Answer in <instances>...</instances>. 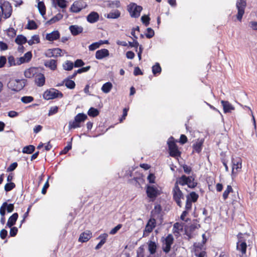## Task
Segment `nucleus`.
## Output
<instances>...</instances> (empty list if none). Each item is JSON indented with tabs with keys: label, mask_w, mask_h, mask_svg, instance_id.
<instances>
[{
	"label": "nucleus",
	"mask_w": 257,
	"mask_h": 257,
	"mask_svg": "<svg viewBox=\"0 0 257 257\" xmlns=\"http://www.w3.org/2000/svg\"><path fill=\"white\" fill-rule=\"evenodd\" d=\"M195 179L192 176H186L185 175H182L177 179L175 184L179 186H185L187 185L190 188L193 189L197 185V183L194 181Z\"/></svg>",
	"instance_id": "nucleus-1"
},
{
	"label": "nucleus",
	"mask_w": 257,
	"mask_h": 257,
	"mask_svg": "<svg viewBox=\"0 0 257 257\" xmlns=\"http://www.w3.org/2000/svg\"><path fill=\"white\" fill-rule=\"evenodd\" d=\"M146 193L150 202L155 201L157 197L161 195V191L154 185H147L146 186Z\"/></svg>",
	"instance_id": "nucleus-2"
},
{
	"label": "nucleus",
	"mask_w": 257,
	"mask_h": 257,
	"mask_svg": "<svg viewBox=\"0 0 257 257\" xmlns=\"http://www.w3.org/2000/svg\"><path fill=\"white\" fill-rule=\"evenodd\" d=\"M87 118V116L83 113L77 114L73 120L69 122L68 128L69 130L80 127L81 123L84 122Z\"/></svg>",
	"instance_id": "nucleus-3"
},
{
	"label": "nucleus",
	"mask_w": 257,
	"mask_h": 257,
	"mask_svg": "<svg viewBox=\"0 0 257 257\" xmlns=\"http://www.w3.org/2000/svg\"><path fill=\"white\" fill-rule=\"evenodd\" d=\"M169 155L170 156L177 158L181 156V152L179 150L173 137H171L167 142Z\"/></svg>",
	"instance_id": "nucleus-4"
},
{
	"label": "nucleus",
	"mask_w": 257,
	"mask_h": 257,
	"mask_svg": "<svg viewBox=\"0 0 257 257\" xmlns=\"http://www.w3.org/2000/svg\"><path fill=\"white\" fill-rule=\"evenodd\" d=\"M142 10V6H138L134 3H131L127 6V10L132 18H139Z\"/></svg>",
	"instance_id": "nucleus-5"
},
{
	"label": "nucleus",
	"mask_w": 257,
	"mask_h": 257,
	"mask_svg": "<svg viewBox=\"0 0 257 257\" xmlns=\"http://www.w3.org/2000/svg\"><path fill=\"white\" fill-rule=\"evenodd\" d=\"M43 97L45 99L49 100L56 98H62L63 97V94L57 89L51 88L44 92Z\"/></svg>",
	"instance_id": "nucleus-6"
},
{
	"label": "nucleus",
	"mask_w": 257,
	"mask_h": 257,
	"mask_svg": "<svg viewBox=\"0 0 257 257\" xmlns=\"http://www.w3.org/2000/svg\"><path fill=\"white\" fill-rule=\"evenodd\" d=\"M0 8L2 10V16L4 15L5 19H7L11 16L12 8L9 2L0 0Z\"/></svg>",
	"instance_id": "nucleus-7"
},
{
	"label": "nucleus",
	"mask_w": 257,
	"mask_h": 257,
	"mask_svg": "<svg viewBox=\"0 0 257 257\" xmlns=\"http://www.w3.org/2000/svg\"><path fill=\"white\" fill-rule=\"evenodd\" d=\"M236 7L237 9L236 18L237 20L241 22L246 7V0H237L236 3Z\"/></svg>",
	"instance_id": "nucleus-8"
},
{
	"label": "nucleus",
	"mask_w": 257,
	"mask_h": 257,
	"mask_svg": "<svg viewBox=\"0 0 257 257\" xmlns=\"http://www.w3.org/2000/svg\"><path fill=\"white\" fill-rule=\"evenodd\" d=\"M172 192L173 199L179 207H181L182 202L181 200L184 199V195L178 185L175 184Z\"/></svg>",
	"instance_id": "nucleus-9"
},
{
	"label": "nucleus",
	"mask_w": 257,
	"mask_h": 257,
	"mask_svg": "<svg viewBox=\"0 0 257 257\" xmlns=\"http://www.w3.org/2000/svg\"><path fill=\"white\" fill-rule=\"evenodd\" d=\"M156 226V220L155 218H150L143 231V237H145L148 236L149 234L152 232L153 229Z\"/></svg>",
	"instance_id": "nucleus-10"
},
{
	"label": "nucleus",
	"mask_w": 257,
	"mask_h": 257,
	"mask_svg": "<svg viewBox=\"0 0 257 257\" xmlns=\"http://www.w3.org/2000/svg\"><path fill=\"white\" fill-rule=\"evenodd\" d=\"M241 235V233H239L237 235L238 241L236 243V248L243 254L246 252L247 245L245 240L243 239Z\"/></svg>",
	"instance_id": "nucleus-11"
},
{
	"label": "nucleus",
	"mask_w": 257,
	"mask_h": 257,
	"mask_svg": "<svg viewBox=\"0 0 257 257\" xmlns=\"http://www.w3.org/2000/svg\"><path fill=\"white\" fill-rule=\"evenodd\" d=\"M232 173L237 174L240 171L242 168V159L240 157L232 158Z\"/></svg>",
	"instance_id": "nucleus-12"
},
{
	"label": "nucleus",
	"mask_w": 257,
	"mask_h": 257,
	"mask_svg": "<svg viewBox=\"0 0 257 257\" xmlns=\"http://www.w3.org/2000/svg\"><path fill=\"white\" fill-rule=\"evenodd\" d=\"M174 242V237L171 234H168L164 239V244L165 246L162 247L163 250L166 253L170 252L171 245Z\"/></svg>",
	"instance_id": "nucleus-13"
},
{
	"label": "nucleus",
	"mask_w": 257,
	"mask_h": 257,
	"mask_svg": "<svg viewBox=\"0 0 257 257\" xmlns=\"http://www.w3.org/2000/svg\"><path fill=\"white\" fill-rule=\"evenodd\" d=\"M87 5L86 4H83L80 2H75L70 8L71 11L78 13L81 11L83 9H85L87 7Z\"/></svg>",
	"instance_id": "nucleus-14"
},
{
	"label": "nucleus",
	"mask_w": 257,
	"mask_h": 257,
	"mask_svg": "<svg viewBox=\"0 0 257 257\" xmlns=\"http://www.w3.org/2000/svg\"><path fill=\"white\" fill-rule=\"evenodd\" d=\"M14 209V204H8L5 202L3 203V205L0 208V214L1 216H5L6 214V211L8 212H12Z\"/></svg>",
	"instance_id": "nucleus-15"
},
{
	"label": "nucleus",
	"mask_w": 257,
	"mask_h": 257,
	"mask_svg": "<svg viewBox=\"0 0 257 257\" xmlns=\"http://www.w3.org/2000/svg\"><path fill=\"white\" fill-rule=\"evenodd\" d=\"M204 142V139H197L196 142L194 143L192 145L193 151L192 153H200L202 150Z\"/></svg>",
	"instance_id": "nucleus-16"
},
{
	"label": "nucleus",
	"mask_w": 257,
	"mask_h": 257,
	"mask_svg": "<svg viewBox=\"0 0 257 257\" xmlns=\"http://www.w3.org/2000/svg\"><path fill=\"white\" fill-rule=\"evenodd\" d=\"M221 104L223 107L224 113H231L235 109L234 107L228 101L221 100Z\"/></svg>",
	"instance_id": "nucleus-17"
},
{
	"label": "nucleus",
	"mask_w": 257,
	"mask_h": 257,
	"mask_svg": "<svg viewBox=\"0 0 257 257\" xmlns=\"http://www.w3.org/2000/svg\"><path fill=\"white\" fill-rule=\"evenodd\" d=\"M32 58V53L31 51L27 52L23 57H21L17 60V64L21 65L23 63L29 62Z\"/></svg>",
	"instance_id": "nucleus-18"
},
{
	"label": "nucleus",
	"mask_w": 257,
	"mask_h": 257,
	"mask_svg": "<svg viewBox=\"0 0 257 257\" xmlns=\"http://www.w3.org/2000/svg\"><path fill=\"white\" fill-rule=\"evenodd\" d=\"M35 82L37 86L42 87L45 83V77L44 75L40 72H38L35 77Z\"/></svg>",
	"instance_id": "nucleus-19"
},
{
	"label": "nucleus",
	"mask_w": 257,
	"mask_h": 257,
	"mask_svg": "<svg viewBox=\"0 0 257 257\" xmlns=\"http://www.w3.org/2000/svg\"><path fill=\"white\" fill-rule=\"evenodd\" d=\"M38 72L37 68L30 67L25 71L24 75L26 78H31L35 77Z\"/></svg>",
	"instance_id": "nucleus-20"
},
{
	"label": "nucleus",
	"mask_w": 257,
	"mask_h": 257,
	"mask_svg": "<svg viewBox=\"0 0 257 257\" xmlns=\"http://www.w3.org/2000/svg\"><path fill=\"white\" fill-rule=\"evenodd\" d=\"M109 55V51L107 49H102L97 50L95 53V58L97 60H101Z\"/></svg>",
	"instance_id": "nucleus-21"
},
{
	"label": "nucleus",
	"mask_w": 257,
	"mask_h": 257,
	"mask_svg": "<svg viewBox=\"0 0 257 257\" xmlns=\"http://www.w3.org/2000/svg\"><path fill=\"white\" fill-rule=\"evenodd\" d=\"M195 255L202 251H205L206 248L203 242H195L193 244Z\"/></svg>",
	"instance_id": "nucleus-22"
},
{
	"label": "nucleus",
	"mask_w": 257,
	"mask_h": 257,
	"mask_svg": "<svg viewBox=\"0 0 257 257\" xmlns=\"http://www.w3.org/2000/svg\"><path fill=\"white\" fill-rule=\"evenodd\" d=\"M99 15L97 12H92L87 16V21L90 23H94L99 20Z\"/></svg>",
	"instance_id": "nucleus-23"
},
{
	"label": "nucleus",
	"mask_w": 257,
	"mask_h": 257,
	"mask_svg": "<svg viewBox=\"0 0 257 257\" xmlns=\"http://www.w3.org/2000/svg\"><path fill=\"white\" fill-rule=\"evenodd\" d=\"M44 65L51 70L55 71L57 68V61L54 59L46 61L44 62Z\"/></svg>",
	"instance_id": "nucleus-24"
},
{
	"label": "nucleus",
	"mask_w": 257,
	"mask_h": 257,
	"mask_svg": "<svg viewBox=\"0 0 257 257\" xmlns=\"http://www.w3.org/2000/svg\"><path fill=\"white\" fill-rule=\"evenodd\" d=\"M60 36L58 31H54L52 32L47 34L46 38L49 41H53L59 39Z\"/></svg>",
	"instance_id": "nucleus-25"
},
{
	"label": "nucleus",
	"mask_w": 257,
	"mask_h": 257,
	"mask_svg": "<svg viewBox=\"0 0 257 257\" xmlns=\"http://www.w3.org/2000/svg\"><path fill=\"white\" fill-rule=\"evenodd\" d=\"M92 233L90 231L84 232L81 233L79 238V241L81 242H85L88 241L92 236Z\"/></svg>",
	"instance_id": "nucleus-26"
},
{
	"label": "nucleus",
	"mask_w": 257,
	"mask_h": 257,
	"mask_svg": "<svg viewBox=\"0 0 257 257\" xmlns=\"http://www.w3.org/2000/svg\"><path fill=\"white\" fill-rule=\"evenodd\" d=\"M69 30L73 36H76L83 31V28L77 25H71L69 27Z\"/></svg>",
	"instance_id": "nucleus-27"
},
{
	"label": "nucleus",
	"mask_w": 257,
	"mask_h": 257,
	"mask_svg": "<svg viewBox=\"0 0 257 257\" xmlns=\"http://www.w3.org/2000/svg\"><path fill=\"white\" fill-rule=\"evenodd\" d=\"M148 250L151 254H154L156 252L157 245L155 241L149 240L148 242Z\"/></svg>",
	"instance_id": "nucleus-28"
},
{
	"label": "nucleus",
	"mask_w": 257,
	"mask_h": 257,
	"mask_svg": "<svg viewBox=\"0 0 257 257\" xmlns=\"http://www.w3.org/2000/svg\"><path fill=\"white\" fill-rule=\"evenodd\" d=\"M63 15L61 13L57 14L56 16L52 18L51 19H50L49 21H48L46 22V24L48 25H52L53 24H54L58 21H60L63 18Z\"/></svg>",
	"instance_id": "nucleus-29"
},
{
	"label": "nucleus",
	"mask_w": 257,
	"mask_h": 257,
	"mask_svg": "<svg viewBox=\"0 0 257 257\" xmlns=\"http://www.w3.org/2000/svg\"><path fill=\"white\" fill-rule=\"evenodd\" d=\"M112 87V83L110 82H108L103 84L101 90L104 93H107L110 91Z\"/></svg>",
	"instance_id": "nucleus-30"
},
{
	"label": "nucleus",
	"mask_w": 257,
	"mask_h": 257,
	"mask_svg": "<svg viewBox=\"0 0 257 257\" xmlns=\"http://www.w3.org/2000/svg\"><path fill=\"white\" fill-rule=\"evenodd\" d=\"M63 82H65V85L66 87L70 89H74L76 86L75 82L68 78L64 79Z\"/></svg>",
	"instance_id": "nucleus-31"
},
{
	"label": "nucleus",
	"mask_w": 257,
	"mask_h": 257,
	"mask_svg": "<svg viewBox=\"0 0 257 257\" xmlns=\"http://www.w3.org/2000/svg\"><path fill=\"white\" fill-rule=\"evenodd\" d=\"M38 9L40 14L44 16L46 14V8L43 2H39L38 4Z\"/></svg>",
	"instance_id": "nucleus-32"
},
{
	"label": "nucleus",
	"mask_w": 257,
	"mask_h": 257,
	"mask_svg": "<svg viewBox=\"0 0 257 257\" xmlns=\"http://www.w3.org/2000/svg\"><path fill=\"white\" fill-rule=\"evenodd\" d=\"M199 198V195L195 192H191L186 196V199H189V201L192 202H196Z\"/></svg>",
	"instance_id": "nucleus-33"
},
{
	"label": "nucleus",
	"mask_w": 257,
	"mask_h": 257,
	"mask_svg": "<svg viewBox=\"0 0 257 257\" xmlns=\"http://www.w3.org/2000/svg\"><path fill=\"white\" fill-rule=\"evenodd\" d=\"M9 89L16 91V79L13 78L10 80L7 84Z\"/></svg>",
	"instance_id": "nucleus-34"
},
{
	"label": "nucleus",
	"mask_w": 257,
	"mask_h": 257,
	"mask_svg": "<svg viewBox=\"0 0 257 257\" xmlns=\"http://www.w3.org/2000/svg\"><path fill=\"white\" fill-rule=\"evenodd\" d=\"M183 225L179 222H176L173 225V232L174 233H179L180 231L183 230Z\"/></svg>",
	"instance_id": "nucleus-35"
},
{
	"label": "nucleus",
	"mask_w": 257,
	"mask_h": 257,
	"mask_svg": "<svg viewBox=\"0 0 257 257\" xmlns=\"http://www.w3.org/2000/svg\"><path fill=\"white\" fill-rule=\"evenodd\" d=\"M16 222V213H14L8 219L7 226L12 227Z\"/></svg>",
	"instance_id": "nucleus-36"
},
{
	"label": "nucleus",
	"mask_w": 257,
	"mask_h": 257,
	"mask_svg": "<svg viewBox=\"0 0 257 257\" xmlns=\"http://www.w3.org/2000/svg\"><path fill=\"white\" fill-rule=\"evenodd\" d=\"M40 42V37L38 35H35L33 36L31 38V39L28 41V43L29 45L32 46L33 44L36 43H39Z\"/></svg>",
	"instance_id": "nucleus-37"
},
{
	"label": "nucleus",
	"mask_w": 257,
	"mask_h": 257,
	"mask_svg": "<svg viewBox=\"0 0 257 257\" xmlns=\"http://www.w3.org/2000/svg\"><path fill=\"white\" fill-rule=\"evenodd\" d=\"M35 147L33 145H29L24 147L23 153L25 154H31L35 151Z\"/></svg>",
	"instance_id": "nucleus-38"
},
{
	"label": "nucleus",
	"mask_w": 257,
	"mask_h": 257,
	"mask_svg": "<svg viewBox=\"0 0 257 257\" xmlns=\"http://www.w3.org/2000/svg\"><path fill=\"white\" fill-rule=\"evenodd\" d=\"M99 111L97 109L94 107H90L87 112L89 116L96 117L99 114Z\"/></svg>",
	"instance_id": "nucleus-39"
},
{
	"label": "nucleus",
	"mask_w": 257,
	"mask_h": 257,
	"mask_svg": "<svg viewBox=\"0 0 257 257\" xmlns=\"http://www.w3.org/2000/svg\"><path fill=\"white\" fill-rule=\"evenodd\" d=\"M120 15V12L118 10H115L108 14L107 18L109 19H116L119 17Z\"/></svg>",
	"instance_id": "nucleus-40"
},
{
	"label": "nucleus",
	"mask_w": 257,
	"mask_h": 257,
	"mask_svg": "<svg viewBox=\"0 0 257 257\" xmlns=\"http://www.w3.org/2000/svg\"><path fill=\"white\" fill-rule=\"evenodd\" d=\"M162 69L159 63H156L152 67V72L154 75L160 74L161 72Z\"/></svg>",
	"instance_id": "nucleus-41"
},
{
	"label": "nucleus",
	"mask_w": 257,
	"mask_h": 257,
	"mask_svg": "<svg viewBox=\"0 0 257 257\" xmlns=\"http://www.w3.org/2000/svg\"><path fill=\"white\" fill-rule=\"evenodd\" d=\"M233 192V189L232 188V187L230 185H228L227 186L226 189L224 191L223 195H222L223 199L226 200L228 198L229 194L230 192Z\"/></svg>",
	"instance_id": "nucleus-42"
},
{
	"label": "nucleus",
	"mask_w": 257,
	"mask_h": 257,
	"mask_svg": "<svg viewBox=\"0 0 257 257\" xmlns=\"http://www.w3.org/2000/svg\"><path fill=\"white\" fill-rule=\"evenodd\" d=\"M74 66V63L69 60L66 61L65 63L63 65V68L65 70L67 71L71 70Z\"/></svg>",
	"instance_id": "nucleus-43"
},
{
	"label": "nucleus",
	"mask_w": 257,
	"mask_h": 257,
	"mask_svg": "<svg viewBox=\"0 0 257 257\" xmlns=\"http://www.w3.org/2000/svg\"><path fill=\"white\" fill-rule=\"evenodd\" d=\"M27 28L29 30H36L38 28V26L34 21L31 20L28 22Z\"/></svg>",
	"instance_id": "nucleus-44"
},
{
	"label": "nucleus",
	"mask_w": 257,
	"mask_h": 257,
	"mask_svg": "<svg viewBox=\"0 0 257 257\" xmlns=\"http://www.w3.org/2000/svg\"><path fill=\"white\" fill-rule=\"evenodd\" d=\"M28 42L27 38L22 35H19L17 36V44H24Z\"/></svg>",
	"instance_id": "nucleus-45"
},
{
	"label": "nucleus",
	"mask_w": 257,
	"mask_h": 257,
	"mask_svg": "<svg viewBox=\"0 0 257 257\" xmlns=\"http://www.w3.org/2000/svg\"><path fill=\"white\" fill-rule=\"evenodd\" d=\"M63 50L59 48H53L54 57H61L63 56Z\"/></svg>",
	"instance_id": "nucleus-46"
},
{
	"label": "nucleus",
	"mask_w": 257,
	"mask_h": 257,
	"mask_svg": "<svg viewBox=\"0 0 257 257\" xmlns=\"http://www.w3.org/2000/svg\"><path fill=\"white\" fill-rule=\"evenodd\" d=\"M108 234L107 233L100 234L98 237V238L100 239V241L98 243L102 246L105 243Z\"/></svg>",
	"instance_id": "nucleus-47"
},
{
	"label": "nucleus",
	"mask_w": 257,
	"mask_h": 257,
	"mask_svg": "<svg viewBox=\"0 0 257 257\" xmlns=\"http://www.w3.org/2000/svg\"><path fill=\"white\" fill-rule=\"evenodd\" d=\"M7 35L11 38H14L16 36V30L13 28H10L7 30Z\"/></svg>",
	"instance_id": "nucleus-48"
},
{
	"label": "nucleus",
	"mask_w": 257,
	"mask_h": 257,
	"mask_svg": "<svg viewBox=\"0 0 257 257\" xmlns=\"http://www.w3.org/2000/svg\"><path fill=\"white\" fill-rule=\"evenodd\" d=\"M34 100V97L31 96H23L21 98V101L24 103H28Z\"/></svg>",
	"instance_id": "nucleus-49"
},
{
	"label": "nucleus",
	"mask_w": 257,
	"mask_h": 257,
	"mask_svg": "<svg viewBox=\"0 0 257 257\" xmlns=\"http://www.w3.org/2000/svg\"><path fill=\"white\" fill-rule=\"evenodd\" d=\"M154 35L155 32L152 28H148L147 29V33L145 34V36L147 38H152L154 37Z\"/></svg>",
	"instance_id": "nucleus-50"
},
{
	"label": "nucleus",
	"mask_w": 257,
	"mask_h": 257,
	"mask_svg": "<svg viewBox=\"0 0 257 257\" xmlns=\"http://www.w3.org/2000/svg\"><path fill=\"white\" fill-rule=\"evenodd\" d=\"M141 20L142 23L147 27L150 24V18L148 15H144L142 17Z\"/></svg>",
	"instance_id": "nucleus-51"
},
{
	"label": "nucleus",
	"mask_w": 257,
	"mask_h": 257,
	"mask_svg": "<svg viewBox=\"0 0 257 257\" xmlns=\"http://www.w3.org/2000/svg\"><path fill=\"white\" fill-rule=\"evenodd\" d=\"M162 211V207L160 204H157L155 205L154 210L152 211L154 214L159 215Z\"/></svg>",
	"instance_id": "nucleus-52"
},
{
	"label": "nucleus",
	"mask_w": 257,
	"mask_h": 257,
	"mask_svg": "<svg viewBox=\"0 0 257 257\" xmlns=\"http://www.w3.org/2000/svg\"><path fill=\"white\" fill-rule=\"evenodd\" d=\"M16 185L14 183L10 182L8 183L5 185V190L6 192H8L12 190L15 187Z\"/></svg>",
	"instance_id": "nucleus-53"
},
{
	"label": "nucleus",
	"mask_w": 257,
	"mask_h": 257,
	"mask_svg": "<svg viewBox=\"0 0 257 257\" xmlns=\"http://www.w3.org/2000/svg\"><path fill=\"white\" fill-rule=\"evenodd\" d=\"M137 257H145V249L143 245L140 246L137 250Z\"/></svg>",
	"instance_id": "nucleus-54"
},
{
	"label": "nucleus",
	"mask_w": 257,
	"mask_h": 257,
	"mask_svg": "<svg viewBox=\"0 0 257 257\" xmlns=\"http://www.w3.org/2000/svg\"><path fill=\"white\" fill-rule=\"evenodd\" d=\"M58 109L59 107L57 106L51 107L49 111L48 115L50 116L56 114L58 112Z\"/></svg>",
	"instance_id": "nucleus-55"
},
{
	"label": "nucleus",
	"mask_w": 257,
	"mask_h": 257,
	"mask_svg": "<svg viewBox=\"0 0 257 257\" xmlns=\"http://www.w3.org/2000/svg\"><path fill=\"white\" fill-rule=\"evenodd\" d=\"M71 149H72V143H71V142H69L68 143L67 145L62 151L61 154H66Z\"/></svg>",
	"instance_id": "nucleus-56"
},
{
	"label": "nucleus",
	"mask_w": 257,
	"mask_h": 257,
	"mask_svg": "<svg viewBox=\"0 0 257 257\" xmlns=\"http://www.w3.org/2000/svg\"><path fill=\"white\" fill-rule=\"evenodd\" d=\"M58 6L61 8H65L66 7V1L65 0H56Z\"/></svg>",
	"instance_id": "nucleus-57"
},
{
	"label": "nucleus",
	"mask_w": 257,
	"mask_h": 257,
	"mask_svg": "<svg viewBox=\"0 0 257 257\" xmlns=\"http://www.w3.org/2000/svg\"><path fill=\"white\" fill-rule=\"evenodd\" d=\"M122 225L121 224H118L115 227H114L110 230V231L109 232L110 234H115L118 231V230H119L122 227Z\"/></svg>",
	"instance_id": "nucleus-58"
},
{
	"label": "nucleus",
	"mask_w": 257,
	"mask_h": 257,
	"mask_svg": "<svg viewBox=\"0 0 257 257\" xmlns=\"http://www.w3.org/2000/svg\"><path fill=\"white\" fill-rule=\"evenodd\" d=\"M84 65V62L81 59H77L74 63L75 67H80Z\"/></svg>",
	"instance_id": "nucleus-59"
},
{
	"label": "nucleus",
	"mask_w": 257,
	"mask_h": 257,
	"mask_svg": "<svg viewBox=\"0 0 257 257\" xmlns=\"http://www.w3.org/2000/svg\"><path fill=\"white\" fill-rule=\"evenodd\" d=\"M90 68H91L90 66H87L85 67H82V68H81L78 69L77 70H76V72L78 74H80V73H82L83 72H87L88 70H89Z\"/></svg>",
	"instance_id": "nucleus-60"
},
{
	"label": "nucleus",
	"mask_w": 257,
	"mask_h": 257,
	"mask_svg": "<svg viewBox=\"0 0 257 257\" xmlns=\"http://www.w3.org/2000/svg\"><path fill=\"white\" fill-rule=\"evenodd\" d=\"M8 60L9 67H11L12 66H15L16 65L15 59L13 56H9L8 58Z\"/></svg>",
	"instance_id": "nucleus-61"
},
{
	"label": "nucleus",
	"mask_w": 257,
	"mask_h": 257,
	"mask_svg": "<svg viewBox=\"0 0 257 257\" xmlns=\"http://www.w3.org/2000/svg\"><path fill=\"white\" fill-rule=\"evenodd\" d=\"M188 141V139L187 137L185 135H181L180 137V139L179 142L182 144L184 145L186 144Z\"/></svg>",
	"instance_id": "nucleus-62"
},
{
	"label": "nucleus",
	"mask_w": 257,
	"mask_h": 257,
	"mask_svg": "<svg viewBox=\"0 0 257 257\" xmlns=\"http://www.w3.org/2000/svg\"><path fill=\"white\" fill-rule=\"evenodd\" d=\"M182 168L183 169L184 172L187 174H190L192 172V168L187 166V165H183L182 166Z\"/></svg>",
	"instance_id": "nucleus-63"
},
{
	"label": "nucleus",
	"mask_w": 257,
	"mask_h": 257,
	"mask_svg": "<svg viewBox=\"0 0 257 257\" xmlns=\"http://www.w3.org/2000/svg\"><path fill=\"white\" fill-rule=\"evenodd\" d=\"M99 47L98 43L95 42L88 46L89 50L90 51H94Z\"/></svg>",
	"instance_id": "nucleus-64"
}]
</instances>
